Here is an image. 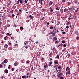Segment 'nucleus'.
Returning <instances> with one entry per match:
<instances>
[{"label":"nucleus","mask_w":79,"mask_h":79,"mask_svg":"<svg viewBox=\"0 0 79 79\" xmlns=\"http://www.w3.org/2000/svg\"><path fill=\"white\" fill-rule=\"evenodd\" d=\"M50 9H51V10H50L52 12H53V10L52 9V8L50 7Z\"/></svg>","instance_id":"nucleus-34"},{"label":"nucleus","mask_w":79,"mask_h":79,"mask_svg":"<svg viewBox=\"0 0 79 79\" xmlns=\"http://www.w3.org/2000/svg\"><path fill=\"white\" fill-rule=\"evenodd\" d=\"M50 28V29H53V27H51Z\"/></svg>","instance_id":"nucleus-35"},{"label":"nucleus","mask_w":79,"mask_h":79,"mask_svg":"<svg viewBox=\"0 0 79 79\" xmlns=\"http://www.w3.org/2000/svg\"><path fill=\"white\" fill-rule=\"evenodd\" d=\"M26 76H22V77L23 79H24L25 77H26Z\"/></svg>","instance_id":"nucleus-13"},{"label":"nucleus","mask_w":79,"mask_h":79,"mask_svg":"<svg viewBox=\"0 0 79 79\" xmlns=\"http://www.w3.org/2000/svg\"><path fill=\"white\" fill-rule=\"evenodd\" d=\"M10 25H7V27H10Z\"/></svg>","instance_id":"nucleus-61"},{"label":"nucleus","mask_w":79,"mask_h":79,"mask_svg":"<svg viewBox=\"0 0 79 79\" xmlns=\"http://www.w3.org/2000/svg\"><path fill=\"white\" fill-rule=\"evenodd\" d=\"M47 64L45 65H44V67L45 68H47Z\"/></svg>","instance_id":"nucleus-26"},{"label":"nucleus","mask_w":79,"mask_h":79,"mask_svg":"<svg viewBox=\"0 0 79 79\" xmlns=\"http://www.w3.org/2000/svg\"><path fill=\"white\" fill-rule=\"evenodd\" d=\"M18 62H15L14 64V66H17L18 65Z\"/></svg>","instance_id":"nucleus-6"},{"label":"nucleus","mask_w":79,"mask_h":79,"mask_svg":"<svg viewBox=\"0 0 79 79\" xmlns=\"http://www.w3.org/2000/svg\"><path fill=\"white\" fill-rule=\"evenodd\" d=\"M52 63H53L52 62H49V67H50V66H51V65H52Z\"/></svg>","instance_id":"nucleus-7"},{"label":"nucleus","mask_w":79,"mask_h":79,"mask_svg":"<svg viewBox=\"0 0 79 79\" xmlns=\"http://www.w3.org/2000/svg\"><path fill=\"white\" fill-rule=\"evenodd\" d=\"M73 10V8H70L69 9V10Z\"/></svg>","instance_id":"nucleus-31"},{"label":"nucleus","mask_w":79,"mask_h":79,"mask_svg":"<svg viewBox=\"0 0 79 79\" xmlns=\"http://www.w3.org/2000/svg\"><path fill=\"white\" fill-rule=\"evenodd\" d=\"M54 63L55 64H58V62H54Z\"/></svg>","instance_id":"nucleus-22"},{"label":"nucleus","mask_w":79,"mask_h":79,"mask_svg":"<svg viewBox=\"0 0 79 79\" xmlns=\"http://www.w3.org/2000/svg\"><path fill=\"white\" fill-rule=\"evenodd\" d=\"M11 70L12 71H14V69H12Z\"/></svg>","instance_id":"nucleus-57"},{"label":"nucleus","mask_w":79,"mask_h":79,"mask_svg":"<svg viewBox=\"0 0 79 79\" xmlns=\"http://www.w3.org/2000/svg\"><path fill=\"white\" fill-rule=\"evenodd\" d=\"M41 11H43L44 12H45V9H42Z\"/></svg>","instance_id":"nucleus-19"},{"label":"nucleus","mask_w":79,"mask_h":79,"mask_svg":"<svg viewBox=\"0 0 79 79\" xmlns=\"http://www.w3.org/2000/svg\"><path fill=\"white\" fill-rule=\"evenodd\" d=\"M22 8H21V9L19 10V11H20L21 12V9H22Z\"/></svg>","instance_id":"nucleus-39"},{"label":"nucleus","mask_w":79,"mask_h":79,"mask_svg":"<svg viewBox=\"0 0 79 79\" xmlns=\"http://www.w3.org/2000/svg\"><path fill=\"white\" fill-rule=\"evenodd\" d=\"M69 24H70V22H69L67 23L66 25H67V26H69Z\"/></svg>","instance_id":"nucleus-11"},{"label":"nucleus","mask_w":79,"mask_h":79,"mask_svg":"<svg viewBox=\"0 0 79 79\" xmlns=\"http://www.w3.org/2000/svg\"><path fill=\"white\" fill-rule=\"evenodd\" d=\"M62 34H66V32L63 31V32H62Z\"/></svg>","instance_id":"nucleus-33"},{"label":"nucleus","mask_w":79,"mask_h":79,"mask_svg":"<svg viewBox=\"0 0 79 79\" xmlns=\"http://www.w3.org/2000/svg\"><path fill=\"white\" fill-rule=\"evenodd\" d=\"M5 73H6L7 74V73H8V70L7 69H6L4 71Z\"/></svg>","instance_id":"nucleus-4"},{"label":"nucleus","mask_w":79,"mask_h":79,"mask_svg":"<svg viewBox=\"0 0 79 79\" xmlns=\"http://www.w3.org/2000/svg\"><path fill=\"white\" fill-rule=\"evenodd\" d=\"M66 71L67 72L66 73V75H68L70 74V68L69 67H67L66 68Z\"/></svg>","instance_id":"nucleus-1"},{"label":"nucleus","mask_w":79,"mask_h":79,"mask_svg":"<svg viewBox=\"0 0 79 79\" xmlns=\"http://www.w3.org/2000/svg\"><path fill=\"white\" fill-rule=\"evenodd\" d=\"M55 43H58V41H56L55 42Z\"/></svg>","instance_id":"nucleus-52"},{"label":"nucleus","mask_w":79,"mask_h":79,"mask_svg":"<svg viewBox=\"0 0 79 79\" xmlns=\"http://www.w3.org/2000/svg\"><path fill=\"white\" fill-rule=\"evenodd\" d=\"M14 38V37H11V39H13Z\"/></svg>","instance_id":"nucleus-56"},{"label":"nucleus","mask_w":79,"mask_h":79,"mask_svg":"<svg viewBox=\"0 0 79 79\" xmlns=\"http://www.w3.org/2000/svg\"><path fill=\"white\" fill-rule=\"evenodd\" d=\"M75 34L77 35H79V32L77 30H76L75 31Z\"/></svg>","instance_id":"nucleus-2"},{"label":"nucleus","mask_w":79,"mask_h":79,"mask_svg":"<svg viewBox=\"0 0 79 79\" xmlns=\"http://www.w3.org/2000/svg\"><path fill=\"white\" fill-rule=\"evenodd\" d=\"M60 79H64V77H60Z\"/></svg>","instance_id":"nucleus-27"},{"label":"nucleus","mask_w":79,"mask_h":79,"mask_svg":"<svg viewBox=\"0 0 79 79\" xmlns=\"http://www.w3.org/2000/svg\"><path fill=\"white\" fill-rule=\"evenodd\" d=\"M2 68V65L0 64V68Z\"/></svg>","instance_id":"nucleus-40"},{"label":"nucleus","mask_w":79,"mask_h":79,"mask_svg":"<svg viewBox=\"0 0 79 79\" xmlns=\"http://www.w3.org/2000/svg\"><path fill=\"white\" fill-rule=\"evenodd\" d=\"M60 46H61V45H60V44L58 45L57 46L58 47H60Z\"/></svg>","instance_id":"nucleus-53"},{"label":"nucleus","mask_w":79,"mask_h":79,"mask_svg":"<svg viewBox=\"0 0 79 79\" xmlns=\"http://www.w3.org/2000/svg\"><path fill=\"white\" fill-rule=\"evenodd\" d=\"M68 10V9H64V12H66Z\"/></svg>","instance_id":"nucleus-10"},{"label":"nucleus","mask_w":79,"mask_h":79,"mask_svg":"<svg viewBox=\"0 0 79 79\" xmlns=\"http://www.w3.org/2000/svg\"><path fill=\"white\" fill-rule=\"evenodd\" d=\"M10 13H12H12H13V10H11L10 11Z\"/></svg>","instance_id":"nucleus-25"},{"label":"nucleus","mask_w":79,"mask_h":79,"mask_svg":"<svg viewBox=\"0 0 79 79\" xmlns=\"http://www.w3.org/2000/svg\"><path fill=\"white\" fill-rule=\"evenodd\" d=\"M54 39H55V40H57V38H56V37H54L53 39V40H54Z\"/></svg>","instance_id":"nucleus-9"},{"label":"nucleus","mask_w":79,"mask_h":79,"mask_svg":"<svg viewBox=\"0 0 79 79\" xmlns=\"http://www.w3.org/2000/svg\"><path fill=\"white\" fill-rule=\"evenodd\" d=\"M28 48V46H27V45L25 46V48L27 49Z\"/></svg>","instance_id":"nucleus-38"},{"label":"nucleus","mask_w":79,"mask_h":79,"mask_svg":"<svg viewBox=\"0 0 79 79\" xmlns=\"http://www.w3.org/2000/svg\"><path fill=\"white\" fill-rule=\"evenodd\" d=\"M62 43H63V44H64V43H65V41H64V40H62Z\"/></svg>","instance_id":"nucleus-32"},{"label":"nucleus","mask_w":79,"mask_h":79,"mask_svg":"<svg viewBox=\"0 0 79 79\" xmlns=\"http://www.w3.org/2000/svg\"><path fill=\"white\" fill-rule=\"evenodd\" d=\"M44 57H42V58H41V60H43V59H44Z\"/></svg>","instance_id":"nucleus-62"},{"label":"nucleus","mask_w":79,"mask_h":79,"mask_svg":"<svg viewBox=\"0 0 79 79\" xmlns=\"http://www.w3.org/2000/svg\"><path fill=\"white\" fill-rule=\"evenodd\" d=\"M57 76H58V77H60V76L58 75V74H57Z\"/></svg>","instance_id":"nucleus-37"},{"label":"nucleus","mask_w":79,"mask_h":79,"mask_svg":"<svg viewBox=\"0 0 79 79\" xmlns=\"http://www.w3.org/2000/svg\"><path fill=\"white\" fill-rule=\"evenodd\" d=\"M44 19H45V18L44 17H43V18H42V20H43V21H44Z\"/></svg>","instance_id":"nucleus-51"},{"label":"nucleus","mask_w":79,"mask_h":79,"mask_svg":"<svg viewBox=\"0 0 79 79\" xmlns=\"http://www.w3.org/2000/svg\"><path fill=\"white\" fill-rule=\"evenodd\" d=\"M12 17H15V15H14V14H12Z\"/></svg>","instance_id":"nucleus-46"},{"label":"nucleus","mask_w":79,"mask_h":79,"mask_svg":"<svg viewBox=\"0 0 79 79\" xmlns=\"http://www.w3.org/2000/svg\"><path fill=\"white\" fill-rule=\"evenodd\" d=\"M60 12L61 13H63V9H61L60 10Z\"/></svg>","instance_id":"nucleus-16"},{"label":"nucleus","mask_w":79,"mask_h":79,"mask_svg":"<svg viewBox=\"0 0 79 79\" xmlns=\"http://www.w3.org/2000/svg\"><path fill=\"white\" fill-rule=\"evenodd\" d=\"M74 1L75 3H77V1L76 0H74Z\"/></svg>","instance_id":"nucleus-24"},{"label":"nucleus","mask_w":79,"mask_h":79,"mask_svg":"<svg viewBox=\"0 0 79 79\" xmlns=\"http://www.w3.org/2000/svg\"><path fill=\"white\" fill-rule=\"evenodd\" d=\"M56 31V28H55V26H54V30H53V32H54V33H55V32Z\"/></svg>","instance_id":"nucleus-3"},{"label":"nucleus","mask_w":79,"mask_h":79,"mask_svg":"<svg viewBox=\"0 0 79 79\" xmlns=\"http://www.w3.org/2000/svg\"><path fill=\"white\" fill-rule=\"evenodd\" d=\"M66 51V49H64L62 50V52H65Z\"/></svg>","instance_id":"nucleus-20"},{"label":"nucleus","mask_w":79,"mask_h":79,"mask_svg":"<svg viewBox=\"0 0 79 79\" xmlns=\"http://www.w3.org/2000/svg\"><path fill=\"white\" fill-rule=\"evenodd\" d=\"M76 40H79V37L78 36L76 38Z\"/></svg>","instance_id":"nucleus-14"},{"label":"nucleus","mask_w":79,"mask_h":79,"mask_svg":"<svg viewBox=\"0 0 79 79\" xmlns=\"http://www.w3.org/2000/svg\"><path fill=\"white\" fill-rule=\"evenodd\" d=\"M26 63H28V64H29V61H27L26 62Z\"/></svg>","instance_id":"nucleus-59"},{"label":"nucleus","mask_w":79,"mask_h":79,"mask_svg":"<svg viewBox=\"0 0 79 79\" xmlns=\"http://www.w3.org/2000/svg\"><path fill=\"white\" fill-rule=\"evenodd\" d=\"M2 22H0V25H2Z\"/></svg>","instance_id":"nucleus-60"},{"label":"nucleus","mask_w":79,"mask_h":79,"mask_svg":"<svg viewBox=\"0 0 79 79\" xmlns=\"http://www.w3.org/2000/svg\"><path fill=\"white\" fill-rule=\"evenodd\" d=\"M19 0H18L17 1V4H19Z\"/></svg>","instance_id":"nucleus-21"},{"label":"nucleus","mask_w":79,"mask_h":79,"mask_svg":"<svg viewBox=\"0 0 79 79\" xmlns=\"http://www.w3.org/2000/svg\"><path fill=\"white\" fill-rule=\"evenodd\" d=\"M4 40H6V37H4Z\"/></svg>","instance_id":"nucleus-63"},{"label":"nucleus","mask_w":79,"mask_h":79,"mask_svg":"<svg viewBox=\"0 0 79 79\" xmlns=\"http://www.w3.org/2000/svg\"><path fill=\"white\" fill-rule=\"evenodd\" d=\"M52 34H53V35H54V36H55V33H53Z\"/></svg>","instance_id":"nucleus-49"},{"label":"nucleus","mask_w":79,"mask_h":79,"mask_svg":"<svg viewBox=\"0 0 79 79\" xmlns=\"http://www.w3.org/2000/svg\"><path fill=\"white\" fill-rule=\"evenodd\" d=\"M14 27H16L17 26H16V25H15V24H14Z\"/></svg>","instance_id":"nucleus-36"},{"label":"nucleus","mask_w":79,"mask_h":79,"mask_svg":"<svg viewBox=\"0 0 79 79\" xmlns=\"http://www.w3.org/2000/svg\"><path fill=\"white\" fill-rule=\"evenodd\" d=\"M69 63H71V61L69 60Z\"/></svg>","instance_id":"nucleus-55"},{"label":"nucleus","mask_w":79,"mask_h":79,"mask_svg":"<svg viewBox=\"0 0 79 79\" xmlns=\"http://www.w3.org/2000/svg\"><path fill=\"white\" fill-rule=\"evenodd\" d=\"M11 35V34H9V33H7V35Z\"/></svg>","instance_id":"nucleus-28"},{"label":"nucleus","mask_w":79,"mask_h":79,"mask_svg":"<svg viewBox=\"0 0 79 79\" xmlns=\"http://www.w3.org/2000/svg\"><path fill=\"white\" fill-rule=\"evenodd\" d=\"M4 47H5V48H7L8 47V45L5 44V45L4 46Z\"/></svg>","instance_id":"nucleus-5"},{"label":"nucleus","mask_w":79,"mask_h":79,"mask_svg":"<svg viewBox=\"0 0 79 79\" xmlns=\"http://www.w3.org/2000/svg\"><path fill=\"white\" fill-rule=\"evenodd\" d=\"M68 5L69 6V5H71V3L70 2H69L68 4Z\"/></svg>","instance_id":"nucleus-41"},{"label":"nucleus","mask_w":79,"mask_h":79,"mask_svg":"<svg viewBox=\"0 0 79 79\" xmlns=\"http://www.w3.org/2000/svg\"><path fill=\"white\" fill-rule=\"evenodd\" d=\"M63 75L62 73H60L59 74H58V75L60 76H61Z\"/></svg>","instance_id":"nucleus-12"},{"label":"nucleus","mask_w":79,"mask_h":79,"mask_svg":"<svg viewBox=\"0 0 79 79\" xmlns=\"http://www.w3.org/2000/svg\"><path fill=\"white\" fill-rule=\"evenodd\" d=\"M61 66H59L58 67V69H61Z\"/></svg>","instance_id":"nucleus-48"},{"label":"nucleus","mask_w":79,"mask_h":79,"mask_svg":"<svg viewBox=\"0 0 79 79\" xmlns=\"http://www.w3.org/2000/svg\"><path fill=\"white\" fill-rule=\"evenodd\" d=\"M19 1H20V3L22 4V2H23V1H22V0H19Z\"/></svg>","instance_id":"nucleus-23"},{"label":"nucleus","mask_w":79,"mask_h":79,"mask_svg":"<svg viewBox=\"0 0 79 79\" xmlns=\"http://www.w3.org/2000/svg\"><path fill=\"white\" fill-rule=\"evenodd\" d=\"M24 2H25V3H27V2L26 0H25Z\"/></svg>","instance_id":"nucleus-45"},{"label":"nucleus","mask_w":79,"mask_h":79,"mask_svg":"<svg viewBox=\"0 0 79 79\" xmlns=\"http://www.w3.org/2000/svg\"><path fill=\"white\" fill-rule=\"evenodd\" d=\"M63 46H64V47H66V45L65 44H64L63 45Z\"/></svg>","instance_id":"nucleus-47"},{"label":"nucleus","mask_w":79,"mask_h":79,"mask_svg":"<svg viewBox=\"0 0 79 79\" xmlns=\"http://www.w3.org/2000/svg\"><path fill=\"white\" fill-rule=\"evenodd\" d=\"M56 10H59V7H56Z\"/></svg>","instance_id":"nucleus-30"},{"label":"nucleus","mask_w":79,"mask_h":79,"mask_svg":"<svg viewBox=\"0 0 79 79\" xmlns=\"http://www.w3.org/2000/svg\"><path fill=\"white\" fill-rule=\"evenodd\" d=\"M39 3H41V0H39Z\"/></svg>","instance_id":"nucleus-43"},{"label":"nucleus","mask_w":79,"mask_h":79,"mask_svg":"<svg viewBox=\"0 0 79 79\" xmlns=\"http://www.w3.org/2000/svg\"><path fill=\"white\" fill-rule=\"evenodd\" d=\"M17 45H18V44H15V46H17Z\"/></svg>","instance_id":"nucleus-58"},{"label":"nucleus","mask_w":79,"mask_h":79,"mask_svg":"<svg viewBox=\"0 0 79 79\" xmlns=\"http://www.w3.org/2000/svg\"><path fill=\"white\" fill-rule=\"evenodd\" d=\"M68 19H69V20H70V19H71V18L69 17V18Z\"/></svg>","instance_id":"nucleus-64"},{"label":"nucleus","mask_w":79,"mask_h":79,"mask_svg":"<svg viewBox=\"0 0 79 79\" xmlns=\"http://www.w3.org/2000/svg\"><path fill=\"white\" fill-rule=\"evenodd\" d=\"M66 28L67 29H68V28H69V26H67L66 27Z\"/></svg>","instance_id":"nucleus-44"},{"label":"nucleus","mask_w":79,"mask_h":79,"mask_svg":"<svg viewBox=\"0 0 79 79\" xmlns=\"http://www.w3.org/2000/svg\"><path fill=\"white\" fill-rule=\"evenodd\" d=\"M47 25H49V24H50V23H49V22L47 23Z\"/></svg>","instance_id":"nucleus-50"},{"label":"nucleus","mask_w":79,"mask_h":79,"mask_svg":"<svg viewBox=\"0 0 79 79\" xmlns=\"http://www.w3.org/2000/svg\"><path fill=\"white\" fill-rule=\"evenodd\" d=\"M31 69L32 71H33V70H34V69H33V67H32V68H31Z\"/></svg>","instance_id":"nucleus-54"},{"label":"nucleus","mask_w":79,"mask_h":79,"mask_svg":"<svg viewBox=\"0 0 79 79\" xmlns=\"http://www.w3.org/2000/svg\"><path fill=\"white\" fill-rule=\"evenodd\" d=\"M29 18H31V19H32L33 18H34V17L32 16V15H30L29 16Z\"/></svg>","instance_id":"nucleus-8"},{"label":"nucleus","mask_w":79,"mask_h":79,"mask_svg":"<svg viewBox=\"0 0 79 79\" xmlns=\"http://www.w3.org/2000/svg\"><path fill=\"white\" fill-rule=\"evenodd\" d=\"M62 2L63 3H64V2H66V0H62Z\"/></svg>","instance_id":"nucleus-15"},{"label":"nucleus","mask_w":79,"mask_h":79,"mask_svg":"<svg viewBox=\"0 0 79 79\" xmlns=\"http://www.w3.org/2000/svg\"><path fill=\"white\" fill-rule=\"evenodd\" d=\"M20 29H22V30H23L24 29V28H23V27H21L20 28Z\"/></svg>","instance_id":"nucleus-17"},{"label":"nucleus","mask_w":79,"mask_h":79,"mask_svg":"<svg viewBox=\"0 0 79 79\" xmlns=\"http://www.w3.org/2000/svg\"><path fill=\"white\" fill-rule=\"evenodd\" d=\"M6 59H5L4 61V62L5 64H6Z\"/></svg>","instance_id":"nucleus-18"},{"label":"nucleus","mask_w":79,"mask_h":79,"mask_svg":"<svg viewBox=\"0 0 79 79\" xmlns=\"http://www.w3.org/2000/svg\"><path fill=\"white\" fill-rule=\"evenodd\" d=\"M71 54L72 55H74V52H71Z\"/></svg>","instance_id":"nucleus-42"},{"label":"nucleus","mask_w":79,"mask_h":79,"mask_svg":"<svg viewBox=\"0 0 79 79\" xmlns=\"http://www.w3.org/2000/svg\"><path fill=\"white\" fill-rule=\"evenodd\" d=\"M57 58H59V55L58 54L57 56Z\"/></svg>","instance_id":"nucleus-29"}]
</instances>
